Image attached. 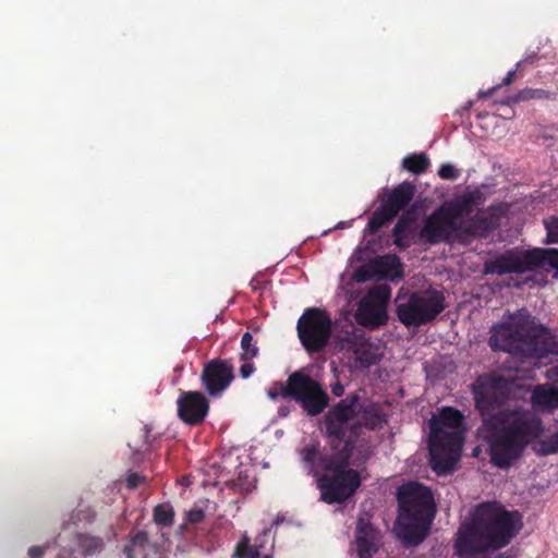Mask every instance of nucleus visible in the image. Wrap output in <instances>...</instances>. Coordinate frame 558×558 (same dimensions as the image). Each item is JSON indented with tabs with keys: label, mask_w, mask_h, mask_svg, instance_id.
<instances>
[{
	"label": "nucleus",
	"mask_w": 558,
	"mask_h": 558,
	"mask_svg": "<svg viewBox=\"0 0 558 558\" xmlns=\"http://www.w3.org/2000/svg\"><path fill=\"white\" fill-rule=\"evenodd\" d=\"M554 371H555V374H556V375H557V377H558V365L554 368Z\"/></svg>",
	"instance_id": "c03bdc74"
},
{
	"label": "nucleus",
	"mask_w": 558,
	"mask_h": 558,
	"mask_svg": "<svg viewBox=\"0 0 558 558\" xmlns=\"http://www.w3.org/2000/svg\"><path fill=\"white\" fill-rule=\"evenodd\" d=\"M546 446L548 452L558 453V430L547 439Z\"/></svg>",
	"instance_id": "f704fd0d"
},
{
	"label": "nucleus",
	"mask_w": 558,
	"mask_h": 558,
	"mask_svg": "<svg viewBox=\"0 0 558 558\" xmlns=\"http://www.w3.org/2000/svg\"><path fill=\"white\" fill-rule=\"evenodd\" d=\"M144 432H145V437L148 438L150 429L148 428L147 425L144 427Z\"/></svg>",
	"instance_id": "37998d69"
},
{
	"label": "nucleus",
	"mask_w": 558,
	"mask_h": 558,
	"mask_svg": "<svg viewBox=\"0 0 558 558\" xmlns=\"http://www.w3.org/2000/svg\"><path fill=\"white\" fill-rule=\"evenodd\" d=\"M533 59L534 57L531 56V57H527L526 59L524 60H521L519 62H517L515 64V70H512V71H509L507 73V75L504 77L502 80V83L499 84L500 86L504 85V86H509L513 83V81L515 80V76H517V72L518 70L524 64V63H527V62H533Z\"/></svg>",
	"instance_id": "2f4dec72"
},
{
	"label": "nucleus",
	"mask_w": 558,
	"mask_h": 558,
	"mask_svg": "<svg viewBox=\"0 0 558 558\" xmlns=\"http://www.w3.org/2000/svg\"><path fill=\"white\" fill-rule=\"evenodd\" d=\"M484 201V194L478 189L466 190L445 202L441 207L453 221H459L469 218Z\"/></svg>",
	"instance_id": "a211bd4d"
},
{
	"label": "nucleus",
	"mask_w": 558,
	"mask_h": 558,
	"mask_svg": "<svg viewBox=\"0 0 558 558\" xmlns=\"http://www.w3.org/2000/svg\"><path fill=\"white\" fill-rule=\"evenodd\" d=\"M416 221V214L414 210H405L398 219L392 229L393 243L400 250L409 247V239L412 236L413 226Z\"/></svg>",
	"instance_id": "4be33fe9"
},
{
	"label": "nucleus",
	"mask_w": 558,
	"mask_h": 558,
	"mask_svg": "<svg viewBox=\"0 0 558 558\" xmlns=\"http://www.w3.org/2000/svg\"><path fill=\"white\" fill-rule=\"evenodd\" d=\"M463 421V414L452 407L442 408L438 416L429 421L430 466L437 474L451 473L460 459L465 432Z\"/></svg>",
	"instance_id": "423d86ee"
},
{
	"label": "nucleus",
	"mask_w": 558,
	"mask_h": 558,
	"mask_svg": "<svg viewBox=\"0 0 558 558\" xmlns=\"http://www.w3.org/2000/svg\"><path fill=\"white\" fill-rule=\"evenodd\" d=\"M259 558H270V557H269L268 555L262 556V555L259 554Z\"/></svg>",
	"instance_id": "49530a36"
},
{
	"label": "nucleus",
	"mask_w": 558,
	"mask_h": 558,
	"mask_svg": "<svg viewBox=\"0 0 558 558\" xmlns=\"http://www.w3.org/2000/svg\"><path fill=\"white\" fill-rule=\"evenodd\" d=\"M544 227L546 229V243H558V215L550 216L544 220Z\"/></svg>",
	"instance_id": "c756f323"
},
{
	"label": "nucleus",
	"mask_w": 558,
	"mask_h": 558,
	"mask_svg": "<svg viewBox=\"0 0 558 558\" xmlns=\"http://www.w3.org/2000/svg\"><path fill=\"white\" fill-rule=\"evenodd\" d=\"M378 265H379V266H385V265H386V263H385V262H383V260H380V262L378 263Z\"/></svg>",
	"instance_id": "a18cd8bd"
},
{
	"label": "nucleus",
	"mask_w": 558,
	"mask_h": 558,
	"mask_svg": "<svg viewBox=\"0 0 558 558\" xmlns=\"http://www.w3.org/2000/svg\"><path fill=\"white\" fill-rule=\"evenodd\" d=\"M499 88H500V85H496V86H494V87H492V88H489V89H487V90H480V92H478V94H477V97H478L480 99H486V98H489V97H492V96L495 94V92H496L497 89H499Z\"/></svg>",
	"instance_id": "58836bf2"
},
{
	"label": "nucleus",
	"mask_w": 558,
	"mask_h": 558,
	"mask_svg": "<svg viewBox=\"0 0 558 558\" xmlns=\"http://www.w3.org/2000/svg\"><path fill=\"white\" fill-rule=\"evenodd\" d=\"M205 519V512L203 509L195 508L186 512L185 520L191 524H197L203 522Z\"/></svg>",
	"instance_id": "473e14b6"
},
{
	"label": "nucleus",
	"mask_w": 558,
	"mask_h": 558,
	"mask_svg": "<svg viewBox=\"0 0 558 558\" xmlns=\"http://www.w3.org/2000/svg\"><path fill=\"white\" fill-rule=\"evenodd\" d=\"M445 310V298L439 291H416L404 303L397 304V317L407 327H418L436 318Z\"/></svg>",
	"instance_id": "1a4fd4ad"
},
{
	"label": "nucleus",
	"mask_w": 558,
	"mask_h": 558,
	"mask_svg": "<svg viewBox=\"0 0 558 558\" xmlns=\"http://www.w3.org/2000/svg\"><path fill=\"white\" fill-rule=\"evenodd\" d=\"M556 99V94L543 88H523L508 97L506 104H518L527 100Z\"/></svg>",
	"instance_id": "5701e85b"
},
{
	"label": "nucleus",
	"mask_w": 558,
	"mask_h": 558,
	"mask_svg": "<svg viewBox=\"0 0 558 558\" xmlns=\"http://www.w3.org/2000/svg\"><path fill=\"white\" fill-rule=\"evenodd\" d=\"M177 404L178 416L190 426L202 424L209 411V401L199 391H182Z\"/></svg>",
	"instance_id": "2eb2a0df"
},
{
	"label": "nucleus",
	"mask_w": 558,
	"mask_h": 558,
	"mask_svg": "<svg viewBox=\"0 0 558 558\" xmlns=\"http://www.w3.org/2000/svg\"><path fill=\"white\" fill-rule=\"evenodd\" d=\"M143 482L144 477L137 473H131L126 477V486L131 489L136 488Z\"/></svg>",
	"instance_id": "72a5a7b5"
},
{
	"label": "nucleus",
	"mask_w": 558,
	"mask_h": 558,
	"mask_svg": "<svg viewBox=\"0 0 558 558\" xmlns=\"http://www.w3.org/2000/svg\"><path fill=\"white\" fill-rule=\"evenodd\" d=\"M254 371H255L254 364L250 363L247 361H244V363L240 367V375L242 378L246 379L253 374Z\"/></svg>",
	"instance_id": "c9c22d12"
},
{
	"label": "nucleus",
	"mask_w": 558,
	"mask_h": 558,
	"mask_svg": "<svg viewBox=\"0 0 558 558\" xmlns=\"http://www.w3.org/2000/svg\"><path fill=\"white\" fill-rule=\"evenodd\" d=\"M390 296L391 289L387 284L369 289L359 303L355 315L357 323L369 328L386 324V306Z\"/></svg>",
	"instance_id": "ddd939ff"
},
{
	"label": "nucleus",
	"mask_w": 558,
	"mask_h": 558,
	"mask_svg": "<svg viewBox=\"0 0 558 558\" xmlns=\"http://www.w3.org/2000/svg\"><path fill=\"white\" fill-rule=\"evenodd\" d=\"M235 558H259V548L250 544L246 535L236 544L234 550Z\"/></svg>",
	"instance_id": "c85d7f7f"
},
{
	"label": "nucleus",
	"mask_w": 558,
	"mask_h": 558,
	"mask_svg": "<svg viewBox=\"0 0 558 558\" xmlns=\"http://www.w3.org/2000/svg\"><path fill=\"white\" fill-rule=\"evenodd\" d=\"M330 389L335 397H341L344 393V386L339 380H336L333 384H331Z\"/></svg>",
	"instance_id": "e433bc0d"
},
{
	"label": "nucleus",
	"mask_w": 558,
	"mask_h": 558,
	"mask_svg": "<svg viewBox=\"0 0 558 558\" xmlns=\"http://www.w3.org/2000/svg\"><path fill=\"white\" fill-rule=\"evenodd\" d=\"M57 558H77L73 548H62Z\"/></svg>",
	"instance_id": "ea45409f"
},
{
	"label": "nucleus",
	"mask_w": 558,
	"mask_h": 558,
	"mask_svg": "<svg viewBox=\"0 0 558 558\" xmlns=\"http://www.w3.org/2000/svg\"><path fill=\"white\" fill-rule=\"evenodd\" d=\"M241 360L248 361L258 355V347L256 342L253 340V336L251 332L246 331L243 333L241 339Z\"/></svg>",
	"instance_id": "cd10ccee"
},
{
	"label": "nucleus",
	"mask_w": 558,
	"mask_h": 558,
	"mask_svg": "<svg viewBox=\"0 0 558 558\" xmlns=\"http://www.w3.org/2000/svg\"><path fill=\"white\" fill-rule=\"evenodd\" d=\"M339 348L347 365L352 372H362L376 365L383 359L384 352L379 344L371 342L359 335H351L339 340Z\"/></svg>",
	"instance_id": "f8f14e48"
},
{
	"label": "nucleus",
	"mask_w": 558,
	"mask_h": 558,
	"mask_svg": "<svg viewBox=\"0 0 558 558\" xmlns=\"http://www.w3.org/2000/svg\"><path fill=\"white\" fill-rule=\"evenodd\" d=\"M361 396L352 392L329 408L324 416L328 448L311 440L299 450L301 462L316 478L320 500L328 505L343 504L361 486V475L350 468L354 440L345 438L350 421L357 417Z\"/></svg>",
	"instance_id": "f03ea898"
},
{
	"label": "nucleus",
	"mask_w": 558,
	"mask_h": 558,
	"mask_svg": "<svg viewBox=\"0 0 558 558\" xmlns=\"http://www.w3.org/2000/svg\"><path fill=\"white\" fill-rule=\"evenodd\" d=\"M488 343L494 352H507L521 361L558 355V341L547 327L535 324L531 315L519 314L511 322L495 326Z\"/></svg>",
	"instance_id": "20e7f679"
},
{
	"label": "nucleus",
	"mask_w": 558,
	"mask_h": 558,
	"mask_svg": "<svg viewBox=\"0 0 558 558\" xmlns=\"http://www.w3.org/2000/svg\"><path fill=\"white\" fill-rule=\"evenodd\" d=\"M279 413H280L281 415L286 416V415L289 413V410H288V408H283V407H281V408L279 409Z\"/></svg>",
	"instance_id": "79ce46f5"
},
{
	"label": "nucleus",
	"mask_w": 558,
	"mask_h": 558,
	"mask_svg": "<svg viewBox=\"0 0 558 558\" xmlns=\"http://www.w3.org/2000/svg\"><path fill=\"white\" fill-rule=\"evenodd\" d=\"M368 456H369V452H367V453L363 457V458H364V460H366V459L368 458Z\"/></svg>",
	"instance_id": "de8ad7c7"
},
{
	"label": "nucleus",
	"mask_w": 558,
	"mask_h": 558,
	"mask_svg": "<svg viewBox=\"0 0 558 558\" xmlns=\"http://www.w3.org/2000/svg\"><path fill=\"white\" fill-rule=\"evenodd\" d=\"M359 421L353 423L350 432L355 434L361 427H365L369 430H378L384 427L387 423V414L379 403L373 401H366L360 404Z\"/></svg>",
	"instance_id": "aec40b11"
},
{
	"label": "nucleus",
	"mask_w": 558,
	"mask_h": 558,
	"mask_svg": "<svg viewBox=\"0 0 558 558\" xmlns=\"http://www.w3.org/2000/svg\"><path fill=\"white\" fill-rule=\"evenodd\" d=\"M154 521L156 524L169 527L174 521V510L169 504H160L154 508Z\"/></svg>",
	"instance_id": "bb28decb"
},
{
	"label": "nucleus",
	"mask_w": 558,
	"mask_h": 558,
	"mask_svg": "<svg viewBox=\"0 0 558 558\" xmlns=\"http://www.w3.org/2000/svg\"><path fill=\"white\" fill-rule=\"evenodd\" d=\"M546 267L555 270L554 278L558 279V248L512 247L487 259L483 265V272L497 276L520 275Z\"/></svg>",
	"instance_id": "0eeeda50"
},
{
	"label": "nucleus",
	"mask_w": 558,
	"mask_h": 558,
	"mask_svg": "<svg viewBox=\"0 0 558 558\" xmlns=\"http://www.w3.org/2000/svg\"><path fill=\"white\" fill-rule=\"evenodd\" d=\"M267 395L271 400H294L308 416L322 414L330 401L323 385L303 369L291 373L286 383H275Z\"/></svg>",
	"instance_id": "6e6552de"
},
{
	"label": "nucleus",
	"mask_w": 558,
	"mask_h": 558,
	"mask_svg": "<svg viewBox=\"0 0 558 558\" xmlns=\"http://www.w3.org/2000/svg\"><path fill=\"white\" fill-rule=\"evenodd\" d=\"M75 543L85 556L100 551L104 547L102 538L86 534H77Z\"/></svg>",
	"instance_id": "a878e982"
},
{
	"label": "nucleus",
	"mask_w": 558,
	"mask_h": 558,
	"mask_svg": "<svg viewBox=\"0 0 558 558\" xmlns=\"http://www.w3.org/2000/svg\"><path fill=\"white\" fill-rule=\"evenodd\" d=\"M233 378V367L227 361L213 360L205 365L202 372V383L211 396L226 390Z\"/></svg>",
	"instance_id": "f3484780"
},
{
	"label": "nucleus",
	"mask_w": 558,
	"mask_h": 558,
	"mask_svg": "<svg viewBox=\"0 0 558 558\" xmlns=\"http://www.w3.org/2000/svg\"><path fill=\"white\" fill-rule=\"evenodd\" d=\"M429 166L430 161L425 153L411 154L402 159V167L413 174L424 173Z\"/></svg>",
	"instance_id": "b1692460"
},
{
	"label": "nucleus",
	"mask_w": 558,
	"mask_h": 558,
	"mask_svg": "<svg viewBox=\"0 0 558 558\" xmlns=\"http://www.w3.org/2000/svg\"><path fill=\"white\" fill-rule=\"evenodd\" d=\"M298 336L307 353L322 352L329 342L332 322L325 310L310 307L298 320Z\"/></svg>",
	"instance_id": "9d476101"
},
{
	"label": "nucleus",
	"mask_w": 558,
	"mask_h": 558,
	"mask_svg": "<svg viewBox=\"0 0 558 558\" xmlns=\"http://www.w3.org/2000/svg\"><path fill=\"white\" fill-rule=\"evenodd\" d=\"M357 558H373L379 549V532L363 518H359L355 529Z\"/></svg>",
	"instance_id": "6ab92c4d"
},
{
	"label": "nucleus",
	"mask_w": 558,
	"mask_h": 558,
	"mask_svg": "<svg viewBox=\"0 0 558 558\" xmlns=\"http://www.w3.org/2000/svg\"><path fill=\"white\" fill-rule=\"evenodd\" d=\"M513 379L496 374L480 375L471 385L475 408L483 417L482 432L490 462L510 468L542 432V421L531 411L502 409L514 388Z\"/></svg>",
	"instance_id": "f257e3e1"
},
{
	"label": "nucleus",
	"mask_w": 558,
	"mask_h": 558,
	"mask_svg": "<svg viewBox=\"0 0 558 558\" xmlns=\"http://www.w3.org/2000/svg\"><path fill=\"white\" fill-rule=\"evenodd\" d=\"M420 238L432 245L450 243L460 239L459 221H453L440 206L425 219Z\"/></svg>",
	"instance_id": "4468645a"
},
{
	"label": "nucleus",
	"mask_w": 558,
	"mask_h": 558,
	"mask_svg": "<svg viewBox=\"0 0 558 558\" xmlns=\"http://www.w3.org/2000/svg\"><path fill=\"white\" fill-rule=\"evenodd\" d=\"M397 499L396 535L404 546H417L427 537L435 518L433 493L418 482H410L399 487Z\"/></svg>",
	"instance_id": "39448f33"
},
{
	"label": "nucleus",
	"mask_w": 558,
	"mask_h": 558,
	"mask_svg": "<svg viewBox=\"0 0 558 558\" xmlns=\"http://www.w3.org/2000/svg\"><path fill=\"white\" fill-rule=\"evenodd\" d=\"M438 175L442 180H457L460 177V171L451 163H444L438 170Z\"/></svg>",
	"instance_id": "7c9ffc66"
},
{
	"label": "nucleus",
	"mask_w": 558,
	"mask_h": 558,
	"mask_svg": "<svg viewBox=\"0 0 558 558\" xmlns=\"http://www.w3.org/2000/svg\"><path fill=\"white\" fill-rule=\"evenodd\" d=\"M148 534L145 531H137L130 534L128 544L123 547L126 558H135L136 551H143L148 545Z\"/></svg>",
	"instance_id": "393cba45"
},
{
	"label": "nucleus",
	"mask_w": 558,
	"mask_h": 558,
	"mask_svg": "<svg viewBox=\"0 0 558 558\" xmlns=\"http://www.w3.org/2000/svg\"><path fill=\"white\" fill-rule=\"evenodd\" d=\"M415 185L404 181L384 193L379 207L371 216L367 230L371 233L377 232L380 228L392 221L413 199Z\"/></svg>",
	"instance_id": "9b49d317"
},
{
	"label": "nucleus",
	"mask_w": 558,
	"mask_h": 558,
	"mask_svg": "<svg viewBox=\"0 0 558 558\" xmlns=\"http://www.w3.org/2000/svg\"><path fill=\"white\" fill-rule=\"evenodd\" d=\"M531 403L535 410L553 412L558 409V387L549 384L536 385L532 390Z\"/></svg>",
	"instance_id": "412c9836"
},
{
	"label": "nucleus",
	"mask_w": 558,
	"mask_h": 558,
	"mask_svg": "<svg viewBox=\"0 0 558 558\" xmlns=\"http://www.w3.org/2000/svg\"><path fill=\"white\" fill-rule=\"evenodd\" d=\"M499 226V217L493 207L478 209L475 215L459 221L460 239L486 238Z\"/></svg>",
	"instance_id": "dca6fc26"
},
{
	"label": "nucleus",
	"mask_w": 558,
	"mask_h": 558,
	"mask_svg": "<svg viewBox=\"0 0 558 558\" xmlns=\"http://www.w3.org/2000/svg\"><path fill=\"white\" fill-rule=\"evenodd\" d=\"M523 527V517L498 501L477 505L469 522L461 525L454 543L460 558H478L508 546Z\"/></svg>",
	"instance_id": "7ed1b4c3"
},
{
	"label": "nucleus",
	"mask_w": 558,
	"mask_h": 558,
	"mask_svg": "<svg viewBox=\"0 0 558 558\" xmlns=\"http://www.w3.org/2000/svg\"><path fill=\"white\" fill-rule=\"evenodd\" d=\"M46 547L44 546H32L28 549V556L31 558H41L44 556Z\"/></svg>",
	"instance_id": "4c0bfd02"
},
{
	"label": "nucleus",
	"mask_w": 558,
	"mask_h": 558,
	"mask_svg": "<svg viewBox=\"0 0 558 558\" xmlns=\"http://www.w3.org/2000/svg\"><path fill=\"white\" fill-rule=\"evenodd\" d=\"M355 278L357 279V281H365L367 279V276L363 270L360 269L356 271Z\"/></svg>",
	"instance_id": "a19ab883"
}]
</instances>
